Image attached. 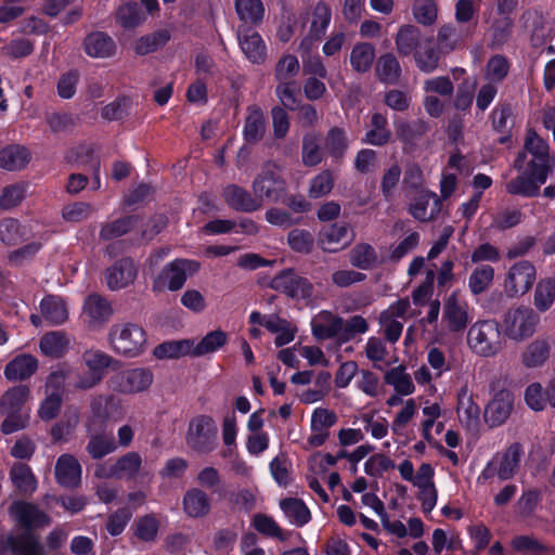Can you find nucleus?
Returning a JSON list of instances; mask_svg holds the SVG:
<instances>
[{
    "label": "nucleus",
    "instance_id": "1",
    "mask_svg": "<svg viewBox=\"0 0 555 555\" xmlns=\"http://www.w3.org/2000/svg\"><path fill=\"white\" fill-rule=\"evenodd\" d=\"M513 167L518 171L527 167L542 180L554 171L555 158L550 154V145L535 130L527 129L522 150L514 159Z\"/></svg>",
    "mask_w": 555,
    "mask_h": 555
},
{
    "label": "nucleus",
    "instance_id": "2",
    "mask_svg": "<svg viewBox=\"0 0 555 555\" xmlns=\"http://www.w3.org/2000/svg\"><path fill=\"white\" fill-rule=\"evenodd\" d=\"M108 344L115 353L127 358H135L144 352L147 345V335L138 323L119 322L111 326Z\"/></svg>",
    "mask_w": 555,
    "mask_h": 555
},
{
    "label": "nucleus",
    "instance_id": "3",
    "mask_svg": "<svg viewBox=\"0 0 555 555\" xmlns=\"http://www.w3.org/2000/svg\"><path fill=\"white\" fill-rule=\"evenodd\" d=\"M467 345L475 354L492 358L504 349L505 340L496 321L482 320L475 322L469 327Z\"/></svg>",
    "mask_w": 555,
    "mask_h": 555
},
{
    "label": "nucleus",
    "instance_id": "4",
    "mask_svg": "<svg viewBox=\"0 0 555 555\" xmlns=\"http://www.w3.org/2000/svg\"><path fill=\"white\" fill-rule=\"evenodd\" d=\"M539 322L540 317L532 308L518 306L504 313L502 328L509 339L521 341L535 333Z\"/></svg>",
    "mask_w": 555,
    "mask_h": 555
},
{
    "label": "nucleus",
    "instance_id": "5",
    "mask_svg": "<svg viewBox=\"0 0 555 555\" xmlns=\"http://www.w3.org/2000/svg\"><path fill=\"white\" fill-rule=\"evenodd\" d=\"M201 264L196 260L175 259L166 264L153 282L154 292H177L181 289L188 278L198 272Z\"/></svg>",
    "mask_w": 555,
    "mask_h": 555
},
{
    "label": "nucleus",
    "instance_id": "6",
    "mask_svg": "<svg viewBox=\"0 0 555 555\" xmlns=\"http://www.w3.org/2000/svg\"><path fill=\"white\" fill-rule=\"evenodd\" d=\"M217 426L207 415L193 418L188 428L185 441L189 448L198 454H208L217 446Z\"/></svg>",
    "mask_w": 555,
    "mask_h": 555
},
{
    "label": "nucleus",
    "instance_id": "7",
    "mask_svg": "<svg viewBox=\"0 0 555 555\" xmlns=\"http://www.w3.org/2000/svg\"><path fill=\"white\" fill-rule=\"evenodd\" d=\"M285 181L273 164H266L253 180L255 198L259 199V209L264 202L276 203L285 192Z\"/></svg>",
    "mask_w": 555,
    "mask_h": 555
},
{
    "label": "nucleus",
    "instance_id": "8",
    "mask_svg": "<svg viewBox=\"0 0 555 555\" xmlns=\"http://www.w3.org/2000/svg\"><path fill=\"white\" fill-rule=\"evenodd\" d=\"M154 375L146 367L128 369L114 374L107 382L108 387L121 395H137L150 389Z\"/></svg>",
    "mask_w": 555,
    "mask_h": 555
},
{
    "label": "nucleus",
    "instance_id": "9",
    "mask_svg": "<svg viewBox=\"0 0 555 555\" xmlns=\"http://www.w3.org/2000/svg\"><path fill=\"white\" fill-rule=\"evenodd\" d=\"M410 308L409 298H400L379 313L380 333L388 343L396 344L401 337Z\"/></svg>",
    "mask_w": 555,
    "mask_h": 555
},
{
    "label": "nucleus",
    "instance_id": "10",
    "mask_svg": "<svg viewBox=\"0 0 555 555\" xmlns=\"http://www.w3.org/2000/svg\"><path fill=\"white\" fill-rule=\"evenodd\" d=\"M469 305L461 297L459 289L453 291L443 300L442 322L451 333H462L470 323Z\"/></svg>",
    "mask_w": 555,
    "mask_h": 555
},
{
    "label": "nucleus",
    "instance_id": "11",
    "mask_svg": "<svg viewBox=\"0 0 555 555\" xmlns=\"http://www.w3.org/2000/svg\"><path fill=\"white\" fill-rule=\"evenodd\" d=\"M535 278V267L528 260H520L507 271L503 284L504 293L508 297L522 296L532 287Z\"/></svg>",
    "mask_w": 555,
    "mask_h": 555
},
{
    "label": "nucleus",
    "instance_id": "12",
    "mask_svg": "<svg viewBox=\"0 0 555 555\" xmlns=\"http://www.w3.org/2000/svg\"><path fill=\"white\" fill-rule=\"evenodd\" d=\"M100 408L101 401H93L91 403L93 417L88 418L86 422V429L89 438L86 451L93 460H101L117 449L112 436L105 433H95L94 430V418L101 416L99 413Z\"/></svg>",
    "mask_w": 555,
    "mask_h": 555
},
{
    "label": "nucleus",
    "instance_id": "13",
    "mask_svg": "<svg viewBox=\"0 0 555 555\" xmlns=\"http://www.w3.org/2000/svg\"><path fill=\"white\" fill-rule=\"evenodd\" d=\"M138 273V263L130 257H122L105 270L106 286L113 292L126 288L134 283Z\"/></svg>",
    "mask_w": 555,
    "mask_h": 555
},
{
    "label": "nucleus",
    "instance_id": "14",
    "mask_svg": "<svg viewBox=\"0 0 555 555\" xmlns=\"http://www.w3.org/2000/svg\"><path fill=\"white\" fill-rule=\"evenodd\" d=\"M522 447L515 442L511 444L506 451L493 462H491L483 470L485 478L496 475L501 480L511 479L517 472L522 456Z\"/></svg>",
    "mask_w": 555,
    "mask_h": 555
},
{
    "label": "nucleus",
    "instance_id": "15",
    "mask_svg": "<svg viewBox=\"0 0 555 555\" xmlns=\"http://www.w3.org/2000/svg\"><path fill=\"white\" fill-rule=\"evenodd\" d=\"M271 286L292 298H309L313 293L312 284L292 270L283 271L274 276Z\"/></svg>",
    "mask_w": 555,
    "mask_h": 555
},
{
    "label": "nucleus",
    "instance_id": "16",
    "mask_svg": "<svg viewBox=\"0 0 555 555\" xmlns=\"http://www.w3.org/2000/svg\"><path fill=\"white\" fill-rule=\"evenodd\" d=\"M514 410V396L508 390L498 391L485 408L483 418L490 427L503 425Z\"/></svg>",
    "mask_w": 555,
    "mask_h": 555
},
{
    "label": "nucleus",
    "instance_id": "17",
    "mask_svg": "<svg viewBox=\"0 0 555 555\" xmlns=\"http://www.w3.org/2000/svg\"><path fill=\"white\" fill-rule=\"evenodd\" d=\"M337 415L334 411L325 408H317L310 422L311 434L307 439L310 448L323 446L330 438V428L337 423Z\"/></svg>",
    "mask_w": 555,
    "mask_h": 555
},
{
    "label": "nucleus",
    "instance_id": "18",
    "mask_svg": "<svg viewBox=\"0 0 555 555\" xmlns=\"http://www.w3.org/2000/svg\"><path fill=\"white\" fill-rule=\"evenodd\" d=\"M10 516L26 529H35L50 524V517L37 505L17 501L9 508Z\"/></svg>",
    "mask_w": 555,
    "mask_h": 555
},
{
    "label": "nucleus",
    "instance_id": "19",
    "mask_svg": "<svg viewBox=\"0 0 555 555\" xmlns=\"http://www.w3.org/2000/svg\"><path fill=\"white\" fill-rule=\"evenodd\" d=\"M353 238L348 223H333L321 231L319 244L324 251L336 253L351 244Z\"/></svg>",
    "mask_w": 555,
    "mask_h": 555
},
{
    "label": "nucleus",
    "instance_id": "20",
    "mask_svg": "<svg viewBox=\"0 0 555 555\" xmlns=\"http://www.w3.org/2000/svg\"><path fill=\"white\" fill-rule=\"evenodd\" d=\"M332 18V12L327 4L319 2L312 11V20L308 35L301 40L299 50L309 52L313 43L325 34Z\"/></svg>",
    "mask_w": 555,
    "mask_h": 555
},
{
    "label": "nucleus",
    "instance_id": "21",
    "mask_svg": "<svg viewBox=\"0 0 555 555\" xmlns=\"http://www.w3.org/2000/svg\"><path fill=\"white\" fill-rule=\"evenodd\" d=\"M82 314L90 327L99 328L111 319L113 308L103 296L91 294L85 299Z\"/></svg>",
    "mask_w": 555,
    "mask_h": 555
},
{
    "label": "nucleus",
    "instance_id": "22",
    "mask_svg": "<svg viewBox=\"0 0 555 555\" xmlns=\"http://www.w3.org/2000/svg\"><path fill=\"white\" fill-rule=\"evenodd\" d=\"M520 171V175L506 182V192L511 195H518L522 197H534L539 195L540 188L546 182L547 178L542 180L537 176V173H534V171L527 167Z\"/></svg>",
    "mask_w": 555,
    "mask_h": 555
},
{
    "label": "nucleus",
    "instance_id": "23",
    "mask_svg": "<svg viewBox=\"0 0 555 555\" xmlns=\"http://www.w3.org/2000/svg\"><path fill=\"white\" fill-rule=\"evenodd\" d=\"M237 38L240 47L253 64H262L267 59V47L261 36L249 28L238 27Z\"/></svg>",
    "mask_w": 555,
    "mask_h": 555
},
{
    "label": "nucleus",
    "instance_id": "24",
    "mask_svg": "<svg viewBox=\"0 0 555 555\" xmlns=\"http://www.w3.org/2000/svg\"><path fill=\"white\" fill-rule=\"evenodd\" d=\"M221 196L224 203L236 211L254 212L259 210V199L255 198L254 193L231 183L222 189Z\"/></svg>",
    "mask_w": 555,
    "mask_h": 555
},
{
    "label": "nucleus",
    "instance_id": "25",
    "mask_svg": "<svg viewBox=\"0 0 555 555\" xmlns=\"http://www.w3.org/2000/svg\"><path fill=\"white\" fill-rule=\"evenodd\" d=\"M81 465L68 453L62 454L55 463V479L64 488H77L81 482Z\"/></svg>",
    "mask_w": 555,
    "mask_h": 555
},
{
    "label": "nucleus",
    "instance_id": "26",
    "mask_svg": "<svg viewBox=\"0 0 555 555\" xmlns=\"http://www.w3.org/2000/svg\"><path fill=\"white\" fill-rule=\"evenodd\" d=\"M456 411L460 422L467 429H477L480 420V409L474 402L473 393L467 385L462 386L457 392Z\"/></svg>",
    "mask_w": 555,
    "mask_h": 555
},
{
    "label": "nucleus",
    "instance_id": "27",
    "mask_svg": "<svg viewBox=\"0 0 555 555\" xmlns=\"http://www.w3.org/2000/svg\"><path fill=\"white\" fill-rule=\"evenodd\" d=\"M441 210V202L435 193L424 191L410 204L409 212L421 222L436 219Z\"/></svg>",
    "mask_w": 555,
    "mask_h": 555
},
{
    "label": "nucleus",
    "instance_id": "28",
    "mask_svg": "<svg viewBox=\"0 0 555 555\" xmlns=\"http://www.w3.org/2000/svg\"><path fill=\"white\" fill-rule=\"evenodd\" d=\"M441 53L442 51L434 38L428 36L424 37L421 44L414 51L413 56L417 68L423 73L429 74L438 68Z\"/></svg>",
    "mask_w": 555,
    "mask_h": 555
},
{
    "label": "nucleus",
    "instance_id": "29",
    "mask_svg": "<svg viewBox=\"0 0 555 555\" xmlns=\"http://www.w3.org/2000/svg\"><path fill=\"white\" fill-rule=\"evenodd\" d=\"M72 340L70 335L64 331H51L40 338L39 349L46 357L59 359L68 352Z\"/></svg>",
    "mask_w": 555,
    "mask_h": 555
},
{
    "label": "nucleus",
    "instance_id": "30",
    "mask_svg": "<svg viewBox=\"0 0 555 555\" xmlns=\"http://www.w3.org/2000/svg\"><path fill=\"white\" fill-rule=\"evenodd\" d=\"M341 324V317L322 311L311 322L312 334L319 340L336 337L340 343Z\"/></svg>",
    "mask_w": 555,
    "mask_h": 555
},
{
    "label": "nucleus",
    "instance_id": "31",
    "mask_svg": "<svg viewBox=\"0 0 555 555\" xmlns=\"http://www.w3.org/2000/svg\"><path fill=\"white\" fill-rule=\"evenodd\" d=\"M116 43L103 31H93L83 40V50L90 57L107 59L116 53Z\"/></svg>",
    "mask_w": 555,
    "mask_h": 555
},
{
    "label": "nucleus",
    "instance_id": "32",
    "mask_svg": "<svg viewBox=\"0 0 555 555\" xmlns=\"http://www.w3.org/2000/svg\"><path fill=\"white\" fill-rule=\"evenodd\" d=\"M38 370V360L29 353H22L11 360L4 367V376L9 380H24Z\"/></svg>",
    "mask_w": 555,
    "mask_h": 555
},
{
    "label": "nucleus",
    "instance_id": "33",
    "mask_svg": "<svg viewBox=\"0 0 555 555\" xmlns=\"http://www.w3.org/2000/svg\"><path fill=\"white\" fill-rule=\"evenodd\" d=\"M468 34L457 24L447 23L438 28L436 43L442 53H450L460 48Z\"/></svg>",
    "mask_w": 555,
    "mask_h": 555
},
{
    "label": "nucleus",
    "instance_id": "34",
    "mask_svg": "<svg viewBox=\"0 0 555 555\" xmlns=\"http://www.w3.org/2000/svg\"><path fill=\"white\" fill-rule=\"evenodd\" d=\"M423 39L421 30L415 25L403 24L395 36L396 49L400 55L408 56L414 53Z\"/></svg>",
    "mask_w": 555,
    "mask_h": 555
},
{
    "label": "nucleus",
    "instance_id": "35",
    "mask_svg": "<svg viewBox=\"0 0 555 555\" xmlns=\"http://www.w3.org/2000/svg\"><path fill=\"white\" fill-rule=\"evenodd\" d=\"M266 133V118L262 109L256 105L247 108L243 135L246 142L257 143Z\"/></svg>",
    "mask_w": 555,
    "mask_h": 555
},
{
    "label": "nucleus",
    "instance_id": "36",
    "mask_svg": "<svg viewBox=\"0 0 555 555\" xmlns=\"http://www.w3.org/2000/svg\"><path fill=\"white\" fill-rule=\"evenodd\" d=\"M387 118L380 113H374L371 118L370 129L362 142L374 146H384L391 140Z\"/></svg>",
    "mask_w": 555,
    "mask_h": 555
},
{
    "label": "nucleus",
    "instance_id": "37",
    "mask_svg": "<svg viewBox=\"0 0 555 555\" xmlns=\"http://www.w3.org/2000/svg\"><path fill=\"white\" fill-rule=\"evenodd\" d=\"M376 57L375 47L370 42H358L350 52V65L359 74L367 73Z\"/></svg>",
    "mask_w": 555,
    "mask_h": 555
},
{
    "label": "nucleus",
    "instance_id": "38",
    "mask_svg": "<svg viewBox=\"0 0 555 555\" xmlns=\"http://www.w3.org/2000/svg\"><path fill=\"white\" fill-rule=\"evenodd\" d=\"M375 73L382 82L396 85L400 80L402 69L399 61L392 53H385L377 59Z\"/></svg>",
    "mask_w": 555,
    "mask_h": 555
},
{
    "label": "nucleus",
    "instance_id": "39",
    "mask_svg": "<svg viewBox=\"0 0 555 555\" xmlns=\"http://www.w3.org/2000/svg\"><path fill=\"white\" fill-rule=\"evenodd\" d=\"M30 160L29 151L22 145H9L0 151V167L9 170H21Z\"/></svg>",
    "mask_w": 555,
    "mask_h": 555
},
{
    "label": "nucleus",
    "instance_id": "40",
    "mask_svg": "<svg viewBox=\"0 0 555 555\" xmlns=\"http://www.w3.org/2000/svg\"><path fill=\"white\" fill-rule=\"evenodd\" d=\"M551 352V344L545 338L531 341L521 354V362L527 367H538L544 364Z\"/></svg>",
    "mask_w": 555,
    "mask_h": 555
},
{
    "label": "nucleus",
    "instance_id": "41",
    "mask_svg": "<svg viewBox=\"0 0 555 555\" xmlns=\"http://www.w3.org/2000/svg\"><path fill=\"white\" fill-rule=\"evenodd\" d=\"M280 507L289 522L296 527H302L311 519L310 509L300 499H283L280 502Z\"/></svg>",
    "mask_w": 555,
    "mask_h": 555
},
{
    "label": "nucleus",
    "instance_id": "42",
    "mask_svg": "<svg viewBox=\"0 0 555 555\" xmlns=\"http://www.w3.org/2000/svg\"><path fill=\"white\" fill-rule=\"evenodd\" d=\"M228 341V335L222 330L207 333L198 343L192 339V357H203L222 348Z\"/></svg>",
    "mask_w": 555,
    "mask_h": 555
},
{
    "label": "nucleus",
    "instance_id": "43",
    "mask_svg": "<svg viewBox=\"0 0 555 555\" xmlns=\"http://www.w3.org/2000/svg\"><path fill=\"white\" fill-rule=\"evenodd\" d=\"M30 390L26 385L10 388L0 400V413H23L22 408L29 399Z\"/></svg>",
    "mask_w": 555,
    "mask_h": 555
},
{
    "label": "nucleus",
    "instance_id": "44",
    "mask_svg": "<svg viewBox=\"0 0 555 555\" xmlns=\"http://www.w3.org/2000/svg\"><path fill=\"white\" fill-rule=\"evenodd\" d=\"M42 318L51 324L64 323L68 318V311L64 300L56 296H47L40 302Z\"/></svg>",
    "mask_w": 555,
    "mask_h": 555
},
{
    "label": "nucleus",
    "instance_id": "45",
    "mask_svg": "<svg viewBox=\"0 0 555 555\" xmlns=\"http://www.w3.org/2000/svg\"><path fill=\"white\" fill-rule=\"evenodd\" d=\"M387 385L392 386L395 391L400 396H410L415 391L412 377L406 372L404 365H399L388 370L384 376Z\"/></svg>",
    "mask_w": 555,
    "mask_h": 555
},
{
    "label": "nucleus",
    "instance_id": "46",
    "mask_svg": "<svg viewBox=\"0 0 555 555\" xmlns=\"http://www.w3.org/2000/svg\"><path fill=\"white\" fill-rule=\"evenodd\" d=\"M117 479H134L139 476L143 460L138 452H128L114 461Z\"/></svg>",
    "mask_w": 555,
    "mask_h": 555
},
{
    "label": "nucleus",
    "instance_id": "47",
    "mask_svg": "<svg viewBox=\"0 0 555 555\" xmlns=\"http://www.w3.org/2000/svg\"><path fill=\"white\" fill-rule=\"evenodd\" d=\"M183 506L190 517L196 518L209 513L210 502L208 495L203 490L194 488L185 493Z\"/></svg>",
    "mask_w": 555,
    "mask_h": 555
},
{
    "label": "nucleus",
    "instance_id": "48",
    "mask_svg": "<svg viewBox=\"0 0 555 555\" xmlns=\"http://www.w3.org/2000/svg\"><path fill=\"white\" fill-rule=\"evenodd\" d=\"M555 302V278L542 279L538 282L533 305L539 312L548 311Z\"/></svg>",
    "mask_w": 555,
    "mask_h": 555
},
{
    "label": "nucleus",
    "instance_id": "49",
    "mask_svg": "<svg viewBox=\"0 0 555 555\" xmlns=\"http://www.w3.org/2000/svg\"><path fill=\"white\" fill-rule=\"evenodd\" d=\"M414 21L425 27L434 26L439 16V8L436 0H414L412 4Z\"/></svg>",
    "mask_w": 555,
    "mask_h": 555
},
{
    "label": "nucleus",
    "instance_id": "50",
    "mask_svg": "<svg viewBox=\"0 0 555 555\" xmlns=\"http://www.w3.org/2000/svg\"><path fill=\"white\" fill-rule=\"evenodd\" d=\"M363 352L376 370H383L390 364L387 360L389 351L380 337H369L364 345Z\"/></svg>",
    "mask_w": 555,
    "mask_h": 555
},
{
    "label": "nucleus",
    "instance_id": "51",
    "mask_svg": "<svg viewBox=\"0 0 555 555\" xmlns=\"http://www.w3.org/2000/svg\"><path fill=\"white\" fill-rule=\"evenodd\" d=\"M170 40L167 29H159L135 40L133 49L138 55H146L157 51Z\"/></svg>",
    "mask_w": 555,
    "mask_h": 555
},
{
    "label": "nucleus",
    "instance_id": "52",
    "mask_svg": "<svg viewBox=\"0 0 555 555\" xmlns=\"http://www.w3.org/2000/svg\"><path fill=\"white\" fill-rule=\"evenodd\" d=\"M191 347L192 339L170 340L156 346L153 354L159 360L178 359L185 356L192 357Z\"/></svg>",
    "mask_w": 555,
    "mask_h": 555
},
{
    "label": "nucleus",
    "instance_id": "53",
    "mask_svg": "<svg viewBox=\"0 0 555 555\" xmlns=\"http://www.w3.org/2000/svg\"><path fill=\"white\" fill-rule=\"evenodd\" d=\"M234 7L244 23L257 25L263 20L264 7L261 0H235Z\"/></svg>",
    "mask_w": 555,
    "mask_h": 555
},
{
    "label": "nucleus",
    "instance_id": "54",
    "mask_svg": "<svg viewBox=\"0 0 555 555\" xmlns=\"http://www.w3.org/2000/svg\"><path fill=\"white\" fill-rule=\"evenodd\" d=\"M524 26L531 33L534 44L545 40V16L541 10L529 9L521 15Z\"/></svg>",
    "mask_w": 555,
    "mask_h": 555
},
{
    "label": "nucleus",
    "instance_id": "55",
    "mask_svg": "<svg viewBox=\"0 0 555 555\" xmlns=\"http://www.w3.org/2000/svg\"><path fill=\"white\" fill-rule=\"evenodd\" d=\"M377 254L374 247L367 243L357 244L349 253L351 266L360 270H370L377 264Z\"/></svg>",
    "mask_w": 555,
    "mask_h": 555
},
{
    "label": "nucleus",
    "instance_id": "56",
    "mask_svg": "<svg viewBox=\"0 0 555 555\" xmlns=\"http://www.w3.org/2000/svg\"><path fill=\"white\" fill-rule=\"evenodd\" d=\"M494 269L489 264L476 267L468 278V288L473 295L485 293L492 284Z\"/></svg>",
    "mask_w": 555,
    "mask_h": 555
},
{
    "label": "nucleus",
    "instance_id": "57",
    "mask_svg": "<svg viewBox=\"0 0 555 555\" xmlns=\"http://www.w3.org/2000/svg\"><path fill=\"white\" fill-rule=\"evenodd\" d=\"M10 477L13 485L23 493H31L37 488V480L26 464H14L10 470Z\"/></svg>",
    "mask_w": 555,
    "mask_h": 555
},
{
    "label": "nucleus",
    "instance_id": "58",
    "mask_svg": "<svg viewBox=\"0 0 555 555\" xmlns=\"http://www.w3.org/2000/svg\"><path fill=\"white\" fill-rule=\"evenodd\" d=\"M10 545L16 555H44L43 545L35 534L29 532L12 539Z\"/></svg>",
    "mask_w": 555,
    "mask_h": 555
},
{
    "label": "nucleus",
    "instance_id": "59",
    "mask_svg": "<svg viewBox=\"0 0 555 555\" xmlns=\"http://www.w3.org/2000/svg\"><path fill=\"white\" fill-rule=\"evenodd\" d=\"M80 422V414L77 408H68L65 411L61 422L51 429V435L55 441H65L76 429Z\"/></svg>",
    "mask_w": 555,
    "mask_h": 555
},
{
    "label": "nucleus",
    "instance_id": "60",
    "mask_svg": "<svg viewBox=\"0 0 555 555\" xmlns=\"http://www.w3.org/2000/svg\"><path fill=\"white\" fill-rule=\"evenodd\" d=\"M302 163L305 166L314 167L323 159V151L320 146V138L315 133H307L302 139Z\"/></svg>",
    "mask_w": 555,
    "mask_h": 555
},
{
    "label": "nucleus",
    "instance_id": "61",
    "mask_svg": "<svg viewBox=\"0 0 555 555\" xmlns=\"http://www.w3.org/2000/svg\"><path fill=\"white\" fill-rule=\"evenodd\" d=\"M138 220V216H127L113 222L106 223L100 231V237L105 241L119 237L128 233L135 225Z\"/></svg>",
    "mask_w": 555,
    "mask_h": 555
},
{
    "label": "nucleus",
    "instance_id": "62",
    "mask_svg": "<svg viewBox=\"0 0 555 555\" xmlns=\"http://www.w3.org/2000/svg\"><path fill=\"white\" fill-rule=\"evenodd\" d=\"M74 375V369L65 363L57 364L47 377L46 388L51 392L60 393Z\"/></svg>",
    "mask_w": 555,
    "mask_h": 555
},
{
    "label": "nucleus",
    "instance_id": "63",
    "mask_svg": "<svg viewBox=\"0 0 555 555\" xmlns=\"http://www.w3.org/2000/svg\"><path fill=\"white\" fill-rule=\"evenodd\" d=\"M325 144L333 158L341 159L348 149L346 132L338 127L331 128L326 134Z\"/></svg>",
    "mask_w": 555,
    "mask_h": 555
},
{
    "label": "nucleus",
    "instance_id": "64",
    "mask_svg": "<svg viewBox=\"0 0 555 555\" xmlns=\"http://www.w3.org/2000/svg\"><path fill=\"white\" fill-rule=\"evenodd\" d=\"M300 70L298 59L293 54H284L275 65L274 78L276 81L295 80Z\"/></svg>",
    "mask_w": 555,
    "mask_h": 555
}]
</instances>
